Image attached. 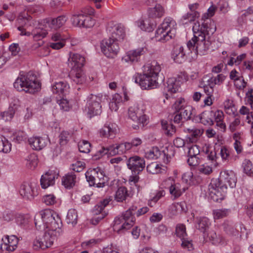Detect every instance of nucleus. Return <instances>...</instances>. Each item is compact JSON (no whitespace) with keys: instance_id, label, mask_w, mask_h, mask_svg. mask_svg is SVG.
<instances>
[{"instance_id":"obj_47","label":"nucleus","mask_w":253,"mask_h":253,"mask_svg":"<svg viewBox=\"0 0 253 253\" xmlns=\"http://www.w3.org/2000/svg\"><path fill=\"white\" fill-rule=\"evenodd\" d=\"M12 140L17 143L25 141L27 138L26 134L23 131L15 132L11 136Z\"/></svg>"},{"instance_id":"obj_32","label":"nucleus","mask_w":253,"mask_h":253,"mask_svg":"<svg viewBox=\"0 0 253 253\" xmlns=\"http://www.w3.org/2000/svg\"><path fill=\"white\" fill-rule=\"evenodd\" d=\"M212 116H213L212 112H203L201 114L196 116L195 121L199 122L204 125L211 126L213 124V122L211 118Z\"/></svg>"},{"instance_id":"obj_61","label":"nucleus","mask_w":253,"mask_h":253,"mask_svg":"<svg viewBox=\"0 0 253 253\" xmlns=\"http://www.w3.org/2000/svg\"><path fill=\"white\" fill-rule=\"evenodd\" d=\"M117 150L118 151V155L123 154L126 151L130 149V145L129 142L121 143L117 144Z\"/></svg>"},{"instance_id":"obj_28","label":"nucleus","mask_w":253,"mask_h":253,"mask_svg":"<svg viewBox=\"0 0 253 253\" xmlns=\"http://www.w3.org/2000/svg\"><path fill=\"white\" fill-rule=\"evenodd\" d=\"M188 54L189 52H188L183 46L177 45L174 47L172 56L175 62L180 64L185 61L187 55Z\"/></svg>"},{"instance_id":"obj_50","label":"nucleus","mask_w":253,"mask_h":253,"mask_svg":"<svg viewBox=\"0 0 253 253\" xmlns=\"http://www.w3.org/2000/svg\"><path fill=\"white\" fill-rule=\"evenodd\" d=\"M230 212L228 209L215 210L213 211L214 219H220L226 217Z\"/></svg>"},{"instance_id":"obj_55","label":"nucleus","mask_w":253,"mask_h":253,"mask_svg":"<svg viewBox=\"0 0 253 253\" xmlns=\"http://www.w3.org/2000/svg\"><path fill=\"white\" fill-rule=\"evenodd\" d=\"M146 169L148 172L152 174H157L161 172V168L157 163H151L149 164Z\"/></svg>"},{"instance_id":"obj_6","label":"nucleus","mask_w":253,"mask_h":253,"mask_svg":"<svg viewBox=\"0 0 253 253\" xmlns=\"http://www.w3.org/2000/svg\"><path fill=\"white\" fill-rule=\"evenodd\" d=\"M137 209L136 205H132L121 215L117 216L114 220L113 229L118 233H121L130 229L134 224L135 218L134 213Z\"/></svg>"},{"instance_id":"obj_40","label":"nucleus","mask_w":253,"mask_h":253,"mask_svg":"<svg viewBox=\"0 0 253 253\" xmlns=\"http://www.w3.org/2000/svg\"><path fill=\"white\" fill-rule=\"evenodd\" d=\"M128 196L127 190L125 187H119L116 192L115 199L117 202H123Z\"/></svg>"},{"instance_id":"obj_53","label":"nucleus","mask_w":253,"mask_h":253,"mask_svg":"<svg viewBox=\"0 0 253 253\" xmlns=\"http://www.w3.org/2000/svg\"><path fill=\"white\" fill-rule=\"evenodd\" d=\"M244 172L249 176H253V166L252 162L248 160H245L243 164Z\"/></svg>"},{"instance_id":"obj_33","label":"nucleus","mask_w":253,"mask_h":253,"mask_svg":"<svg viewBox=\"0 0 253 253\" xmlns=\"http://www.w3.org/2000/svg\"><path fill=\"white\" fill-rule=\"evenodd\" d=\"M182 179L183 182L189 185H196L201 181L200 177L194 176L193 172L190 170L183 173Z\"/></svg>"},{"instance_id":"obj_31","label":"nucleus","mask_w":253,"mask_h":253,"mask_svg":"<svg viewBox=\"0 0 253 253\" xmlns=\"http://www.w3.org/2000/svg\"><path fill=\"white\" fill-rule=\"evenodd\" d=\"M196 220V228L205 234L211 225L210 219L206 217H197Z\"/></svg>"},{"instance_id":"obj_34","label":"nucleus","mask_w":253,"mask_h":253,"mask_svg":"<svg viewBox=\"0 0 253 253\" xmlns=\"http://www.w3.org/2000/svg\"><path fill=\"white\" fill-rule=\"evenodd\" d=\"M76 175L73 172L68 173L62 178V185L66 188L70 189L75 185Z\"/></svg>"},{"instance_id":"obj_10","label":"nucleus","mask_w":253,"mask_h":253,"mask_svg":"<svg viewBox=\"0 0 253 253\" xmlns=\"http://www.w3.org/2000/svg\"><path fill=\"white\" fill-rule=\"evenodd\" d=\"M85 177L90 186L102 188L108 181V177L104 171L99 168L88 170L85 173Z\"/></svg>"},{"instance_id":"obj_22","label":"nucleus","mask_w":253,"mask_h":253,"mask_svg":"<svg viewBox=\"0 0 253 253\" xmlns=\"http://www.w3.org/2000/svg\"><path fill=\"white\" fill-rule=\"evenodd\" d=\"M201 24L199 22H196L193 26V31L194 33V37L189 40L187 43L186 48L188 49V52L192 53L194 52L195 53L196 47L198 38L202 35Z\"/></svg>"},{"instance_id":"obj_27","label":"nucleus","mask_w":253,"mask_h":253,"mask_svg":"<svg viewBox=\"0 0 253 253\" xmlns=\"http://www.w3.org/2000/svg\"><path fill=\"white\" fill-rule=\"evenodd\" d=\"M58 175L54 171L49 170L42 176L41 185L42 188L46 189L48 187L53 185L55 183V178H57Z\"/></svg>"},{"instance_id":"obj_15","label":"nucleus","mask_w":253,"mask_h":253,"mask_svg":"<svg viewBox=\"0 0 253 253\" xmlns=\"http://www.w3.org/2000/svg\"><path fill=\"white\" fill-rule=\"evenodd\" d=\"M144 111L142 105L134 104L128 109V117L133 121L138 124H142L144 126L147 122L146 116L144 114Z\"/></svg>"},{"instance_id":"obj_2","label":"nucleus","mask_w":253,"mask_h":253,"mask_svg":"<svg viewBox=\"0 0 253 253\" xmlns=\"http://www.w3.org/2000/svg\"><path fill=\"white\" fill-rule=\"evenodd\" d=\"M35 224L39 230L47 231L61 235L62 233V223L60 217L49 209L41 211L35 216Z\"/></svg>"},{"instance_id":"obj_36","label":"nucleus","mask_w":253,"mask_h":253,"mask_svg":"<svg viewBox=\"0 0 253 253\" xmlns=\"http://www.w3.org/2000/svg\"><path fill=\"white\" fill-rule=\"evenodd\" d=\"M165 13V10L162 6L159 4H157L154 7L151 8L149 9L148 14L151 18H160L163 16Z\"/></svg>"},{"instance_id":"obj_49","label":"nucleus","mask_w":253,"mask_h":253,"mask_svg":"<svg viewBox=\"0 0 253 253\" xmlns=\"http://www.w3.org/2000/svg\"><path fill=\"white\" fill-rule=\"evenodd\" d=\"M109 201L108 200H104L97 204L93 210L94 214H98L101 213L105 207L108 205Z\"/></svg>"},{"instance_id":"obj_30","label":"nucleus","mask_w":253,"mask_h":253,"mask_svg":"<svg viewBox=\"0 0 253 253\" xmlns=\"http://www.w3.org/2000/svg\"><path fill=\"white\" fill-rule=\"evenodd\" d=\"M28 142L33 149L40 150L46 146L47 140L41 137L34 136L30 138Z\"/></svg>"},{"instance_id":"obj_17","label":"nucleus","mask_w":253,"mask_h":253,"mask_svg":"<svg viewBox=\"0 0 253 253\" xmlns=\"http://www.w3.org/2000/svg\"><path fill=\"white\" fill-rule=\"evenodd\" d=\"M107 31L110 35L111 38L120 42L125 37V29L121 24L111 21L108 24Z\"/></svg>"},{"instance_id":"obj_58","label":"nucleus","mask_w":253,"mask_h":253,"mask_svg":"<svg viewBox=\"0 0 253 253\" xmlns=\"http://www.w3.org/2000/svg\"><path fill=\"white\" fill-rule=\"evenodd\" d=\"M165 195V192L163 190H161L158 191L155 195L152 197L149 201L148 204L151 207H153L156 202L162 197Z\"/></svg>"},{"instance_id":"obj_7","label":"nucleus","mask_w":253,"mask_h":253,"mask_svg":"<svg viewBox=\"0 0 253 253\" xmlns=\"http://www.w3.org/2000/svg\"><path fill=\"white\" fill-rule=\"evenodd\" d=\"M13 86L18 91H24L32 94L37 91L40 87L36 76L31 73L20 75L14 83Z\"/></svg>"},{"instance_id":"obj_14","label":"nucleus","mask_w":253,"mask_h":253,"mask_svg":"<svg viewBox=\"0 0 253 253\" xmlns=\"http://www.w3.org/2000/svg\"><path fill=\"white\" fill-rule=\"evenodd\" d=\"M184 102V99H180L176 101L173 107L176 112H180L181 115L184 118V121L192 120L195 121L196 118L195 109L190 105H186L184 106L183 103Z\"/></svg>"},{"instance_id":"obj_11","label":"nucleus","mask_w":253,"mask_h":253,"mask_svg":"<svg viewBox=\"0 0 253 253\" xmlns=\"http://www.w3.org/2000/svg\"><path fill=\"white\" fill-rule=\"evenodd\" d=\"M119 42L111 37L102 40L100 43L101 51L107 57L114 58L120 50Z\"/></svg>"},{"instance_id":"obj_20","label":"nucleus","mask_w":253,"mask_h":253,"mask_svg":"<svg viewBox=\"0 0 253 253\" xmlns=\"http://www.w3.org/2000/svg\"><path fill=\"white\" fill-rule=\"evenodd\" d=\"M19 193L24 198L29 200H32L38 195L35 184L27 182L21 185Z\"/></svg>"},{"instance_id":"obj_41","label":"nucleus","mask_w":253,"mask_h":253,"mask_svg":"<svg viewBox=\"0 0 253 253\" xmlns=\"http://www.w3.org/2000/svg\"><path fill=\"white\" fill-rule=\"evenodd\" d=\"M78 214L77 211L74 209L69 210L67 217L66 222L68 224L74 226L77 223Z\"/></svg>"},{"instance_id":"obj_25","label":"nucleus","mask_w":253,"mask_h":253,"mask_svg":"<svg viewBox=\"0 0 253 253\" xmlns=\"http://www.w3.org/2000/svg\"><path fill=\"white\" fill-rule=\"evenodd\" d=\"M118 131L116 124L110 123L105 124L99 130L100 136L102 137L112 139L115 137Z\"/></svg>"},{"instance_id":"obj_4","label":"nucleus","mask_w":253,"mask_h":253,"mask_svg":"<svg viewBox=\"0 0 253 253\" xmlns=\"http://www.w3.org/2000/svg\"><path fill=\"white\" fill-rule=\"evenodd\" d=\"M201 27L202 34L198 39L195 54H205L209 49L211 44V36L216 31V26L214 22L208 20L202 23Z\"/></svg>"},{"instance_id":"obj_45","label":"nucleus","mask_w":253,"mask_h":253,"mask_svg":"<svg viewBox=\"0 0 253 253\" xmlns=\"http://www.w3.org/2000/svg\"><path fill=\"white\" fill-rule=\"evenodd\" d=\"M233 138L235 140V142L234 143V149L237 153L238 154H240L242 152L243 150V147L241 144V142L240 141V133H235L233 135Z\"/></svg>"},{"instance_id":"obj_63","label":"nucleus","mask_w":253,"mask_h":253,"mask_svg":"<svg viewBox=\"0 0 253 253\" xmlns=\"http://www.w3.org/2000/svg\"><path fill=\"white\" fill-rule=\"evenodd\" d=\"M189 158L187 160V163L190 166L195 167L198 166L201 163V159L199 156H188Z\"/></svg>"},{"instance_id":"obj_35","label":"nucleus","mask_w":253,"mask_h":253,"mask_svg":"<svg viewBox=\"0 0 253 253\" xmlns=\"http://www.w3.org/2000/svg\"><path fill=\"white\" fill-rule=\"evenodd\" d=\"M187 189V188L186 187L181 188V186L179 183H171L169 188L170 194L173 196L175 199L180 197Z\"/></svg>"},{"instance_id":"obj_9","label":"nucleus","mask_w":253,"mask_h":253,"mask_svg":"<svg viewBox=\"0 0 253 253\" xmlns=\"http://www.w3.org/2000/svg\"><path fill=\"white\" fill-rule=\"evenodd\" d=\"M32 18L30 16L27 17L23 15H20L17 21L18 24L21 25L18 27V30L21 32L20 35L30 36H33V39L35 41H40L45 37L47 32L46 30L42 28H36L33 29L32 32H26L25 29L23 28V26H27V25H31V21Z\"/></svg>"},{"instance_id":"obj_21","label":"nucleus","mask_w":253,"mask_h":253,"mask_svg":"<svg viewBox=\"0 0 253 253\" xmlns=\"http://www.w3.org/2000/svg\"><path fill=\"white\" fill-rule=\"evenodd\" d=\"M2 241L0 249L4 253H8L15 250L18 243V239L15 235H6L2 238Z\"/></svg>"},{"instance_id":"obj_3","label":"nucleus","mask_w":253,"mask_h":253,"mask_svg":"<svg viewBox=\"0 0 253 253\" xmlns=\"http://www.w3.org/2000/svg\"><path fill=\"white\" fill-rule=\"evenodd\" d=\"M161 70L160 63L154 60L145 66V73L143 74H137L134 77L135 83L138 84L142 89H150L157 88L159 82H163L164 78L159 79V74Z\"/></svg>"},{"instance_id":"obj_44","label":"nucleus","mask_w":253,"mask_h":253,"mask_svg":"<svg viewBox=\"0 0 253 253\" xmlns=\"http://www.w3.org/2000/svg\"><path fill=\"white\" fill-rule=\"evenodd\" d=\"M162 128L165 130V133L169 136H172L176 131L175 126L172 124H168L166 121L163 120L161 122Z\"/></svg>"},{"instance_id":"obj_1","label":"nucleus","mask_w":253,"mask_h":253,"mask_svg":"<svg viewBox=\"0 0 253 253\" xmlns=\"http://www.w3.org/2000/svg\"><path fill=\"white\" fill-rule=\"evenodd\" d=\"M237 178L232 171L221 172L219 178L212 179L208 186L209 195L213 201L220 202L224 199L227 187L233 188L236 186Z\"/></svg>"},{"instance_id":"obj_23","label":"nucleus","mask_w":253,"mask_h":253,"mask_svg":"<svg viewBox=\"0 0 253 253\" xmlns=\"http://www.w3.org/2000/svg\"><path fill=\"white\" fill-rule=\"evenodd\" d=\"M184 132L186 134L185 138L187 144L197 143L203 134L202 130L196 127L185 128Z\"/></svg>"},{"instance_id":"obj_62","label":"nucleus","mask_w":253,"mask_h":253,"mask_svg":"<svg viewBox=\"0 0 253 253\" xmlns=\"http://www.w3.org/2000/svg\"><path fill=\"white\" fill-rule=\"evenodd\" d=\"M85 167V164L83 162L77 161L72 164L70 167V169L74 171L81 172L83 170Z\"/></svg>"},{"instance_id":"obj_29","label":"nucleus","mask_w":253,"mask_h":253,"mask_svg":"<svg viewBox=\"0 0 253 253\" xmlns=\"http://www.w3.org/2000/svg\"><path fill=\"white\" fill-rule=\"evenodd\" d=\"M68 84L64 81L55 83L52 85V91L53 93L58 94L60 97H64L69 92Z\"/></svg>"},{"instance_id":"obj_43","label":"nucleus","mask_w":253,"mask_h":253,"mask_svg":"<svg viewBox=\"0 0 253 253\" xmlns=\"http://www.w3.org/2000/svg\"><path fill=\"white\" fill-rule=\"evenodd\" d=\"M11 144L5 137L0 136V152L7 153L11 151Z\"/></svg>"},{"instance_id":"obj_26","label":"nucleus","mask_w":253,"mask_h":253,"mask_svg":"<svg viewBox=\"0 0 253 253\" xmlns=\"http://www.w3.org/2000/svg\"><path fill=\"white\" fill-rule=\"evenodd\" d=\"M67 19L65 16L61 15L55 18H47L45 20V23L46 26L48 28L56 30L65 24L67 21Z\"/></svg>"},{"instance_id":"obj_37","label":"nucleus","mask_w":253,"mask_h":253,"mask_svg":"<svg viewBox=\"0 0 253 253\" xmlns=\"http://www.w3.org/2000/svg\"><path fill=\"white\" fill-rule=\"evenodd\" d=\"M167 84V85L166 86L167 90L171 93H175L180 87L179 81H177L174 78H169Z\"/></svg>"},{"instance_id":"obj_52","label":"nucleus","mask_w":253,"mask_h":253,"mask_svg":"<svg viewBox=\"0 0 253 253\" xmlns=\"http://www.w3.org/2000/svg\"><path fill=\"white\" fill-rule=\"evenodd\" d=\"M197 170L199 173L209 175L212 171V168L207 164H204L198 167Z\"/></svg>"},{"instance_id":"obj_38","label":"nucleus","mask_w":253,"mask_h":253,"mask_svg":"<svg viewBox=\"0 0 253 253\" xmlns=\"http://www.w3.org/2000/svg\"><path fill=\"white\" fill-rule=\"evenodd\" d=\"M208 237L209 240L213 245H218L222 244L223 242V238L220 235H217L213 230H211L208 234Z\"/></svg>"},{"instance_id":"obj_12","label":"nucleus","mask_w":253,"mask_h":253,"mask_svg":"<svg viewBox=\"0 0 253 253\" xmlns=\"http://www.w3.org/2000/svg\"><path fill=\"white\" fill-rule=\"evenodd\" d=\"M92 13L93 9L91 8L88 14L83 11L81 13L74 14L71 18L73 25L85 28L92 27L95 24L94 20L90 16Z\"/></svg>"},{"instance_id":"obj_24","label":"nucleus","mask_w":253,"mask_h":253,"mask_svg":"<svg viewBox=\"0 0 253 253\" xmlns=\"http://www.w3.org/2000/svg\"><path fill=\"white\" fill-rule=\"evenodd\" d=\"M144 53L143 47L138 48L136 49L131 50L127 52L125 55L122 57V61L126 63H133L138 61L141 55Z\"/></svg>"},{"instance_id":"obj_60","label":"nucleus","mask_w":253,"mask_h":253,"mask_svg":"<svg viewBox=\"0 0 253 253\" xmlns=\"http://www.w3.org/2000/svg\"><path fill=\"white\" fill-rule=\"evenodd\" d=\"M56 197L54 195L48 194L42 197V202L47 206H51L56 203Z\"/></svg>"},{"instance_id":"obj_54","label":"nucleus","mask_w":253,"mask_h":253,"mask_svg":"<svg viewBox=\"0 0 253 253\" xmlns=\"http://www.w3.org/2000/svg\"><path fill=\"white\" fill-rule=\"evenodd\" d=\"M225 79V76L222 74H218L216 77H211L209 80V83H211L213 85L215 84L220 85L221 84L224 80Z\"/></svg>"},{"instance_id":"obj_16","label":"nucleus","mask_w":253,"mask_h":253,"mask_svg":"<svg viewBox=\"0 0 253 253\" xmlns=\"http://www.w3.org/2000/svg\"><path fill=\"white\" fill-rule=\"evenodd\" d=\"M145 157L148 159L156 160L162 159L164 163H168L171 158V155L169 153V150L167 147L162 151H160L157 147H152L151 149L145 153Z\"/></svg>"},{"instance_id":"obj_56","label":"nucleus","mask_w":253,"mask_h":253,"mask_svg":"<svg viewBox=\"0 0 253 253\" xmlns=\"http://www.w3.org/2000/svg\"><path fill=\"white\" fill-rule=\"evenodd\" d=\"M20 106V100L16 98H12L11 101L10 103V106L9 107V108L11 109L10 116H11L12 115H14L15 111Z\"/></svg>"},{"instance_id":"obj_42","label":"nucleus","mask_w":253,"mask_h":253,"mask_svg":"<svg viewBox=\"0 0 253 253\" xmlns=\"http://www.w3.org/2000/svg\"><path fill=\"white\" fill-rule=\"evenodd\" d=\"M224 231L229 235H236L237 234V230L235 227L233 223L226 221L223 223Z\"/></svg>"},{"instance_id":"obj_64","label":"nucleus","mask_w":253,"mask_h":253,"mask_svg":"<svg viewBox=\"0 0 253 253\" xmlns=\"http://www.w3.org/2000/svg\"><path fill=\"white\" fill-rule=\"evenodd\" d=\"M188 155L190 156H200V149L197 145H192L188 147Z\"/></svg>"},{"instance_id":"obj_18","label":"nucleus","mask_w":253,"mask_h":253,"mask_svg":"<svg viewBox=\"0 0 253 253\" xmlns=\"http://www.w3.org/2000/svg\"><path fill=\"white\" fill-rule=\"evenodd\" d=\"M127 168L130 169L133 174H138L145 167L144 160L138 156H134L130 157L126 162Z\"/></svg>"},{"instance_id":"obj_46","label":"nucleus","mask_w":253,"mask_h":253,"mask_svg":"<svg viewBox=\"0 0 253 253\" xmlns=\"http://www.w3.org/2000/svg\"><path fill=\"white\" fill-rule=\"evenodd\" d=\"M38 163V157L35 154H31L28 157L26 165L29 169H34L37 166Z\"/></svg>"},{"instance_id":"obj_5","label":"nucleus","mask_w":253,"mask_h":253,"mask_svg":"<svg viewBox=\"0 0 253 253\" xmlns=\"http://www.w3.org/2000/svg\"><path fill=\"white\" fill-rule=\"evenodd\" d=\"M85 58L82 55L70 52L68 58V65L71 70L69 76L76 84H84L86 81V77L82 68L85 63Z\"/></svg>"},{"instance_id":"obj_39","label":"nucleus","mask_w":253,"mask_h":253,"mask_svg":"<svg viewBox=\"0 0 253 253\" xmlns=\"http://www.w3.org/2000/svg\"><path fill=\"white\" fill-rule=\"evenodd\" d=\"M138 26L143 31L150 32L153 31L155 24L150 21V20L146 19L139 22Z\"/></svg>"},{"instance_id":"obj_59","label":"nucleus","mask_w":253,"mask_h":253,"mask_svg":"<svg viewBox=\"0 0 253 253\" xmlns=\"http://www.w3.org/2000/svg\"><path fill=\"white\" fill-rule=\"evenodd\" d=\"M220 155L222 160L224 162H228L231 159L230 150L225 147L221 148Z\"/></svg>"},{"instance_id":"obj_19","label":"nucleus","mask_w":253,"mask_h":253,"mask_svg":"<svg viewBox=\"0 0 253 253\" xmlns=\"http://www.w3.org/2000/svg\"><path fill=\"white\" fill-rule=\"evenodd\" d=\"M101 97L97 95H91L88 101V113L90 117L100 115L102 112L101 105Z\"/></svg>"},{"instance_id":"obj_57","label":"nucleus","mask_w":253,"mask_h":253,"mask_svg":"<svg viewBox=\"0 0 253 253\" xmlns=\"http://www.w3.org/2000/svg\"><path fill=\"white\" fill-rule=\"evenodd\" d=\"M72 134L68 131H63L59 135V143L61 145L66 144Z\"/></svg>"},{"instance_id":"obj_13","label":"nucleus","mask_w":253,"mask_h":253,"mask_svg":"<svg viewBox=\"0 0 253 253\" xmlns=\"http://www.w3.org/2000/svg\"><path fill=\"white\" fill-rule=\"evenodd\" d=\"M60 236L46 230L41 237H39L34 242V248L36 250L39 249L44 250L49 248L52 245L54 241Z\"/></svg>"},{"instance_id":"obj_48","label":"nucleus","mask_w":253,"mask_h":253,"mask_svg":"<svg viewBox=\"0 0 253 253\" xmlns=\"http://www.w3.org/2000/svg\"><path fill=\"white\" fill-rule=\"evenodd\" d=\"M90 143L86 140H82L78 144L79 150L82 153H89L90 151Z\"/></svg>"},{"instance_id":"obj_51","label":"nucleus","mask_w":253,"mask_h":253,"mask_svg":"<svg viewBox=\"0 0 253 253\" xmlns=\"http://www.w3.org/2000/svg\"><path fill=\"white\" fill-rule=\"evenodd\" d=\"M175 233L181 239L185 238L187 236L185 226L183 224H178L176 226Z\"/></svg>"},{"instance_id":"obj_8","label":"nucleus","mask_w":253,"mask_h":253,"mask_svg":"<svg viewBox=\"0 0 253 253\" xmlns=\"http://www.w3.org/2000/svg\"><path fill=\"white\" fill-rule=\"evenodd\" d=\"M176 23L171 17H166L155 32L156 40L166 42L173 38L175 35Z\"/></svg>"}]
</instances>
